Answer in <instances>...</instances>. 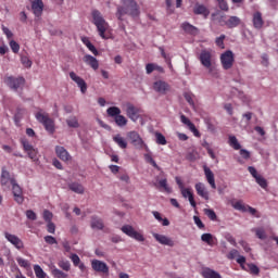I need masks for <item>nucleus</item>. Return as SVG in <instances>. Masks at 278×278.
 I'll list each match as a JSON object with an SVG mask.
<instances>
[{
  "instance_id": "8",
  "label": "nucleus",
  "mask_w": 278,
  "mask_h": 278,
  "mask_svg": "<svg viewBox=\"0 0 278 278\" xmlns=\"http://www.w3.org/2000/svg\"><path fill=\"white\" fill-rule=\"evenodd\" d=\"M4 84H7V86L12 90H18V88H23V86H25V78L23 76H9L4 78Z\"/></svg>"
},
{
  "instance_id": "19",
  "label": "nucleus",
  "mask_w": 278,
  "mask_h": 278,
  "mask_svg": "<svg viewBox=\"0 0 278 278\" xmlns=\"http://www.w3.org/2000/svg\"><path fill=\"white\" fill-rule=\"evenodd\" d=\"M195 192L199 197L205 199V201H210V192H207L203 182L195 184Z\"/></svg>"
},
{
  "instance_id": "12",
  "label": "nucleus",
  "mask_w": 278,
  "mask_h": 278,
  "mask_svg": "<svg viewBox=\"0 0 278 278\" xmlns=\"http://www.w3.org/2000/svg\"><path fill=\"white\" fill-rule=\"evenodd\" d=\"M70 78L72 79V81H74L78 86V88L80 89V92L83 94H86V92L88 91V84H86V80L77 76L75 72H70Z\"/></svg>"
},
{
  "instance_id": "56",
  "label": "nucleus",
  "mask_w": 278,
  "mask_h": 278,
  "mask_svg": "<svg viewBox=\"0 0 278 278\" xmlns=\"http://www.w3.org/2000/svg\"><path fill=\"white\" fill-rule=\"evenodd\" d=\"M1 29L4 36H7L8 40H12V38L14 37V34L12 33V30H10V28L5 27L4 25L1 26Z\"/></svg>"
},
{
  "instance_id": "59",
  "label": "nucleus",
  "mask_w": 278,
  "mask_h": 278,
  "mask_svg": "<svg viewBox=\"0 0 278 278\" xmlns=\"http://www.w3.org/2000/svg\"><path fill=\"white\" fill-rule=\"evenodd\" d=\"M43 219L46 220V223H51V220L53 219V213H51L49 210H45Z\"/></svg>"
},
{
  "instance_id": "50",
  "label": "nucleus",
  "mask_w": 278,
  "mask_h": 278,
  "mask_svg": "<svg viewBox=\"0 0 278 278\" xmlns=\"http://www.w3.org/2000/svg\"><path fill=\"white\" fill-rule=\"evenodd\" d=\"M155 138H156V144H166V137H164V135H162V132H155Z\"/></svg>"
},
{
  "instance_id": "21",
  "label": "nucleus",
  "mask_w": 278,
  "mask_h": 278,
  "mask_svg": "<svg viewBox=\"0 0 278 278\" xmlns=\"http://www.w3.org/2000/svg\"><path fill=\"white\" fill-rule=\"evenodd\" d=\"M55 153L58 157L62 160V162H68V160H71V154L68 153V151L65 150L64 147L56 146Z\"/></svg>"
},
{
  "instance_id": "9",
  "label": "nucleus",
  "mask_w": 278,
  "mask_h": 278,
  "mask_svg": "<svg viewBox=\"0 0 278 278\" xmlns=\"http://www.w3.org/2000/svg\"><path fill=\"white\" fill-rule=\"evenodd\" d=\"M11 186L14 201H16L18 205H23V202L25 201V198L23 197V189L21 186H18V184H16V179L11 180Z\"/></svg>"
},
{
  "instance_id": "64",
  "label": "nucleus",
  "mask_w": 278,
  "mask_h": 278,
  "mask_svg": "<svg viewBox=\"0 0 278 278\" xmlns=\"http://www.w3.org/2000/svg\"><path fill=\"white\" fill-rule=\"evenodd\" d=\"M153 71H155V63H148L146 65V73L148 75H151V73H153Z\"/></svg>"
},
{
  "instance_id": "34",
  "label": "nucleus",
  "mask_w": 278,
  "mask_h": 278,
  "mask_svg": "<svg viewBox=\"0 0 278 278\" xmlns=\"http://www.w3.org/2000/svg\"><path fill=\"white\" fill-rule=\"evenodd\" d=\"M193 13L203 14L204 16H207V14H210V12L207 11V8H205V5L203 4H197L193 9Z\"/></svg>"
},
{
  "instance_id": "45",
  "label": "nucleus",
  "mask_w": 278,
  "mask_h": 278,
  "mask_svg": "<svg viewBox=\"0 0 278 278\" xmlns=\"http://www.w3.org/2000/svg\"><path fill=\"white\" fill-rule=\"evenodd\" d=\"M16 262L18 264V266H21V268H26V270H29L30 268V264H29V261L25 260V258H16Z\"/></svg>"
},
{
  "instance_id": "29",
  "label": "nucleus",
  "mask_w": 278,
  "mask_h": 278,
  "mask_svg": "<svg viewBox=\"0 0 278 278\" xmlns=\"http://www.w3.org/2000/svg\"><path fill=\"white\" fill-rule=\"evenodd\" d=\"M202 276L204 278H223V276H220V274H218V271L211 269V268L203 269Z\"/></svg>"
},
{
  "instance_id": "4",
  "label": "nucleus",
  "mask_w": 278,
  "mask_h": 278,
  "mask_svg": "<svg viewBox=\"0 0 278 278\" xmlns=\"http://www.w3.org/2000/svg\"><path fill=\"white\" fill-rule=\"evenodd\" d=\"M21 144L25 153H27L29 160L37 164V162H39L38 149L34 148V146L29 142V140H27V138H22Z\"/></svg>"
},
{
  "instance_id": "60",
  "label": "nucleus",
  "mask_w": 278,
  "mask_h": 278,
  "mask_svg": "<svg viewBox=\"0 0 278 278\" xmlns=\"http://www.w3.org/2000/svg\"><path fill=\"white\" fill-rule=\"evenodd\" d=\"M180 122L184 124V125H187L188 126V129H190L194 124L190 122V118L186 117V115H181L180 116Z\"/></svg>"
},
{
  "instance_id": "11",
  "label": "nucleus",
  "mask_w": 278,
  "mask_h": 278,
  "mask_svg": "<svg viewBox=\"0 0 278 278\" xmlns=\"http://www.w3.org/2000/svg\"><path fill=\"white\" fill-rule=\"evenodd\" d=\"M127 138L128 140H130L131 144H134V147H136L137 149H142V147H144V140H142V137H140V134H138V131H128Z\"/></svg>"
},
{
  "instance_id": "53",
  "label": "nucleus",
  "mask_w": 278,
  "mask_h": 278,
  "mask_svg": "<svg viewBox=\"0 0 278 278\" xmlns=\"http://www.w3.org/2000/svg\"><path fill=\"white\" fill-rule=\"evenodd\" d=\"M204 214L210 218V220H216L217 218L216 212H214L212 208H205Z\"/></svg>"
},
{
  "instance_id": "22",
  "label": "nucleus",
  "mask_w": 278,
  "mask_h": 278,
  "mask_svg": "<svg viewBox=\"0 0 278 278\" xmlns=\"http://www.w3.org/2000/svg\"><path fill=\"white\" fill-rule=\"evenodd\" d=\"M83 61L85 62V64H88V66L92 67L93 71H98L99 70V61L97 60V58L90 55V54H86L83 58Z\"/></svg>"
},
{
  "instance_id": "13",
  "label": "nucleus",
  "mask_w": 278,
  "mask_h": 278,
  "mask_svg": "<svg viewBox=\"0 0 278 278\" xmlns=\"http://www.w3.org/2000/svg\"><path fill=\"white\" fill-rule=\"evenodd\" d=\"M152 88L159 94H166L167 92H170V85L164 80L154 81Z\"/></svg>"
},
{
  "instance_id": "63",
  "label": "nucleus",
  "mask_w": 278,
  "mask_h": 278,
  "mask_svg": "<svg viewBox=\"0 0 278 278\" xmlns=\"http://www.w3.org/2000/svg\"><path fill=\"white\" fill-rule=\"evenodd\" d=\"M45 242H47V244H58V240L53 236H46Z\"/></svg>"
},
{
  "instance_id": "54",
  "label": "nucleus",
  "mask_w": 278,
  "mask_h": 278,
  "mask_svg": "<svg viewBox=\"0 0 278 278\" xmlns=\"http://www.w3.org/2000/svg\"><path fill=\"white\" fill-rule=\"evenodd\" d=\"M225 38H226L225 35H220L219 37L216 38L215 45L220 49H225Z\"/></svg>"
},
{
  "instance_id": "46",
  "label": "nucleus",
  "mask_w": 278,
  "mask_h": 278,
  "mask_svg": "<svg viewBox=\"0 0 278 278\" xmlns=\"http://www.w3.org/2000/svg\"><path fill=\"white\" fill-rule=\"evenodd\" d=\"M52 275H53V277H55V278H68V274L62 271V270L59 269V268L52 269Z\"/></svg>"
},
{
  "instance_id": "36",
  "label": "nucleus",
  "mask_w": 278,
  "mask_h": 278,
  "mask_svg": "<svg viewBox=\"0 0 278 278\" xmlns=\"http://www.w3.org/2000/svg\"><path fill=\"white\" fill-rule=\"evenodd\" d=\"M106 114H108V116H111L112 118H115L116 116H119L121 109H118V106H110L106 110Z\"/></svg>"
},
{
  "instance_id": "48",
  "label": "nucleus",
  "mask_w": 278,
  "mask_h": 278,
  "mask_svg": "<svg viewBox=\"0 0 278 278\" xmlns=\"http://www.w3.org/2000/svg\"><path fill=\"white\" fill-rule=\"evenodd\" d=\"M21 62H22V64H23V66H24L25 68H31L33 62H31V60H29V56H27V55H22V56H21Z\"/></svg>"
},
{
  "instance_id": "58",
  "label": "nucleus",
  "mask_w": 278,
  "mask_h": 278,
  "mask_svg": "<svg viewBox=\"0 0 278 278\" xmlns=\"http://www.w3.org/2000/svg\"><path fill=\"white\" fill-rule=\"evenodd\" d=\"M217 3L219 9H222L224 12H229V4H227V0H217Z\"/></svg>"
},
{
  "instance_id": "57",
  "label": "nucleus",
  "mask_w": 278,
  "mask_h": 278,
  "mask_svg": "<svg viewBox=\"0 0 278 278\" xmlns=\"http://www.w3.org/2000/svg\"><path fill=\"white\" fill-rule=\"evenodd\" d=\"M68 127H73L74 129H77L79 127V122L77 121V117H72L67 119Z\"/></svg>"
},
{
  "instance_id": "10",
  "label": "nucleus",
  "mask_w": 278,
  "mask_h": 278,
  "mask_svg": "<svg viewBox=\"0 0 278 278\" xmlns=\"http://www.w3.org/2000/svg\"><path fill=\"white\" fill-rule=\"evenodd\" d=\"M91 268L94 273H102V275H110V266L103 261L92 260Z\"/></svg>"
},
{
  "instance_id": "52",
  "label": "nucleus",
  "mask_w": 278,
  "mask_h": 278,
  "mask_svg": "<svg viewBox=\"0 0 278 278\" xmlns=\"http://www.w3.org/2000/svg\"><path fill=\"white\" fill-rule=\"evenodd\" d=\"M236 257H237V260H238L239 257H243L242 255H240V252H238V250H236V249L231 250V251L227 254V258H228V260H236Z\"/></svg>"
},
{
  "instance_id": "23",
  "label": "nucleus",
  "mask_w": 278,
  "mask_h": 278,
  "mask_svg": "<svg viewBox=\"0 0 278 278\" xmlns=\"http://www.w3.org/2000/svg\"><path fill=\"white\" fill-rule=\"evenodd\" d=\"M105 225L103 224V219L99 216H91V229H98L99 231L103 230Z\"/></svg>"
},
{
  "instance_id": "17",
  "label": "nucleus",
  "mask_w": 278,
  "mask_h": 278,
  "mask_svg": "<svg viewBox=\"0 0 278 278\" xmlns=\"http://www.w3.org/2000/svg\"><path fill=\"white\" fill-rule=\"evenodd\" d=\"M138 108H136L134 104L131 103H127L126 104V114L128 116V118H130V121H138Z\"/></svg>"
},
{
  "instance_id": "35",
  "label": "nucleus",
  "mask_w": 278,
  "mask_h": 278,
  "mask_svg": "<svg viewBox=\"0 0 278 278\" xmlns=\"http://www.w3.org/2000/svg\"><path fill=\"white\" fill-rule=\"evenodd\" d=\"M153 216L154 218H156V220H159V223H162L163 227H168V225H170V222L168 220V218H162V215L160 214V212L154 211Z\"/></svg>"
},
{
  "instance_id": "61",
  "label": "nucleus",
  "mask_w": 278,
  "mask_h": 278,
  "mask_svg": "<svg viewBox=\"0 0 278 278\" xmlns=\"http://www.w3.org/2000/svg\"><path fill=\"white\" fill-rule=\"evenodd\" d=\"M26 218H28V220H36L38 216L36 215V212L28 210L26 211Z\"/></svg>"
},
{
  "instance_id": "43",
  "label": "nucleus",
  "mask_w": 278,
  "mask_h": 278,
  "mask_svg": "<svg viewBox=\"0 0 278 278\" xmlns=\"http://www.w3.org/2000/svg\"><path fill=\"white\" fill-rule=\"evenodd\" d=\"M59 268L68 273L71 270V262L68 261H59L58 263Z\"/></svg>"
},
{
  "instance_id": "33",
  "label": "nucleus",
  "mask_w": 278,
  "mask_h": 278,
  "mask_svg": "<svg viewBox=\"0 0 278 278\" xmlns=\"http://www.w3.org/2000/svg\"><path fill=\"white\" fill-rule=\"evenodd\" d=\"M231 206L233 210H238V212H247V205L242 200H239L237 202L231 201Z\"/></svg>"
},
{
  "instance_id": "15",
  "label": "nucleus",
  "mask_w": 278,
  "mask_h": 278,
  "mask_svg": "<svg viewBox=\"0 0 278 278\" xmlns=\"http://www.w3.org/2000/svg\"><path fill=\"white\" fill-rule=\"evenodd\" d=\"M154 240L159 242V244H163L164 247H175V241L170 239V237H166V235H160L157 232L152 233Z\"/></svg>"
},
{
  "instance_id": "51",
  "label": "nucleus",
  "mask_w": 278,
  "mask_h": 278,
  "mask_svg": "<svg viewBox=\"0 0 278 278\" xmlns=\"http://www.w3.org/2000/svg\"><path fill=\"white\" fill-rule=\"evenodd\" d=\"M254 231L260 240H266V231L264 228H255Z\"/></svg>"
},
{
  "instance_id": "32",
  "label": "nucleus",
  "mask_w": 278,
  "mask_h": 278,
  "mask_svg": "<svg viewBox=\"0 0 278 278\" xmlns=\"http://www.w3.org/2000/svg\"><path fill=\"white\" fill-rule=\"evenodd\" d=\"M68 188L72 192H76V194H84V186L79 182H71Z\"/></svg>"
},
{
  "instance_id": "3",
  "label": "nucleus",
  "mask_w": 278,
  "mask_h": 278,
  "mask_svg": "<svg viewBox=\"0 0 278 278\" xmlns=\"http://www.w3.org/2000/svg\"><path fill=\"white\" fill-rule=\"evenodd\" d=\"M35 117L38 123H42L45 129L48 130L49 134H53L55 131V124L53 123V119L49 117L48 113L39 111L35 114Z\"/></svg>"
},
{
  "instance_id": "27",
  "label": "nucleus",
  "mask_w": 278,
  "mask_h": 278,
  "mask_svg": "<svg viewBox=\"0 0 278 278\" xmlns=\"http://www.w3.org/2000/svg\"><path fill=\"white\" fill-rule=\"evenodd\" d=\"M180 192L185 199H189V203L191 207H197V202L194 201V194L192 193V191H190V189L185 188Z\"/></svg>"
},
{
  "instance_id": "16",
  "label": "nucleus",
  "mask_w": 278,
  "mask_h": 278,
  "mask_svg": "<svg viewBox=\"0 0 278 278\" xmlns=\"http://www.w3.org/2000/svg\"><path fill=\"white\" fill-rule=\"evenodd\" d=\"M222 23L228 28V29H235V27L240 26V23H242V20L238 16H230L228 20H223Z\"/></svg>"
},
{
  "instance_id": "7",
  "label": "nucleus",
  "mask_w": 278,
  "mask_h": 278,
  "mask_svg": "<svg viewBox=\"0 0 278 278\" xmlns=\"http://www.w3.org/2000/svg\"><path fill=\"white\" fill-rule=\"evenodd\" d=\"M121 230L123 233L128 236V238H132L134 240H137V242H144V235L142 232L137 231L134 226L131 225H124Z\"/></svg>"
},
{
  "instance_id": "40",
  "label": "nucleus",
  "mask_w": 278,
  "mask_h": 278,
  "mask_svg": "<svg viewBox=\"0 0 278 278\" xmlns=\"http://www.w3.org/2000/svg\"><path fill=\"white\" fill-rule=\"evenodd\" d=\"M256 184H258V186H261V188H263L264 190H266L268 188V181L266 180V178H264L262 175H258L255 178Z\"/></svg>"
},
{
  "instance_id": "62",
  "label": "nucleus",
  "mask_w": 278,
  "mask_h": 278,
  "mask_svg": "<svg viewBox=\"0 0 278 278\" xmlns=\"http://www.w3.org/2000/svg\"><path fill=\"white\" fill-rule=\"evenodd\" d=\"M71 260H72L74 266H79L81 264V258H79V255H77V254H72Z\"/></svg>"
},
{
  "instance_id": "14",
  "label": "nucleus",
  "mask_w": 278,
  "mask_h": 278,
  "mask_svg": "<svg viewBox=\"0 0 278 278\" xmlns=\"http://www.w3.org/2000/svg\"><path fill=\"white\" fill-rule=\"evenodd\" d=\"M4 237L8 240V242L13 244V247H15V249H17L18 251H21V249H25V244L23 243V240L18 238V236L5 232Z\"/></svg>"
},
{
  "instance_id": "47",
  "label": "nucleus",
  "mask_w": 278,
  "mask_h": 278,
  "mask_svg": "<svg viewBox=\"0 0 278 278\" xmlns=\"http://www.w3.org/2000/svg\"><path fill=\"white\" fill-rule=\"evenodd\" d=\"M184 97L186 99V101L189 103V105H191V108H194V93L192 92H185Z\"/></svg>"
},
{
  "instance_id": "24",
  "label": "nucleus",
  "mask_w": 278,
  "mask_h": 278,
  "mask_svg": "<svg viewBox=\"0 0 278 278\" xmlns=\"http://www.w3.org/2000/svg\"><path fill=\"white\" fill-rule=\"evenodd\" d=\"M181 29H184V31L190 36H197V34H199V28L188 22L181 24Z\"/></svg>"
},
{
  "instance_id": "41",
  "label": "nucleus",
  "mask_w": 278,
  "mask_h": 278,
  "mask_svg": "<svg viewBox=\"0 0 278 278\" xmlns=\"http://www.w3.org/2000/svg\"><path fill=\"white\" fill-rule=\"evenodd\" d=\"M35 275L37 278H45L47 277V273L40 267V265H34Z\"/></svg>"
},
{
  "instance_id": "6",
  "label": "nucleus",
  "mask_w": 278,
  "mask_h": 278,
  "mask_svg": "<svg viewBox=\"0 0 278 278\" xmlns=\"http://www.w3.org/2000/svg\"><path fill=\"white\" fill-rule=\"evenodd\" d=\"M220 64L224 71H229L230 68H233V62H236V59L233 56V51L227 50L224 53L220 54Z\"/></svg>"
},
{
  "instance_id": "30",
  "label": "nucleus",
  "mask_w": 278,
  "mask_h": 278,
  "mask_svg": "<svg viewBox=\"0 0 278 278\" xmlns=\"http://www.w3.org/2000/svg\"><path fill=\"white\" fill-rule=\"evenodd\" d=\"M228 144H229V147L235 149V151H240V149H242V146L240 144V142L238 141V138H236V136H229Z\"/></svg>"
},
{
  "instance_id": "20",
  "label": "nucleus",
  "mask_w": 278,
  "mask_h": 278,
  "mask_svg": "<svg viewBox=\"0 0 278 278\" xmlns=\"http://www.w3.org/2000/svg\"><path fill=\"white\" fill-rule=\"evenodd\" d=\"M31 10H33L35 16H41L42 10H45V2H42V0L33 1Z\"/></svg>"
},
{
  "instance_id": "18",
  "label": "nucleus",
  "mask_w": 278,
  "mask_h": 278,
  "mask_svg": "<svg viewBox=\"0 0 278 278\" xmlns=\"http://www.w3.org/2000/svg\"><path fill=\"white\" fill-rule=\"evenodd\" d=\"M204 175L206 178L207 184H210L211 188H213V190H216V179L214 178V172H212V169H210V167L204 166Z\"/></svg>"
},
{
  "instance_id": "26",
  "label": "nucleus",
  "mask_w": 278,
  "mask_h": 278,
  "mask_svg": "<svg viewBox=\"0 0 278 278\" xmlns=\"http://www.w3.org/2000/svg\"><path fill=\"white\" fill-rule=\"evenodd\" d=\"M113 142H115V144H117L119 149H127L128 147L127 139H125V137H122L121 134L113 136Z\"/></svg>"
},
{
  "instance_id": "28",
  "label": "nucleus",
  "mask_w": 278,
  "mask_h": 278,
  "mask_svg": "<svg viewBox=\"0 0 278 278\" xmlns=\"http://www.w3.org/2000/svg\"><path fill=\"white\" fill-rule=\"evenodd\" d=\"M12 179H15V178L10 176V172L3 169L1 173V186L9 187L10 184H12Z\"/></svg>"
},
{
  "instance_id": "38",
  "label": "nucleus",
  "mask_w": 278,
  "mask_h": 278,
  "mask_svg": "<svg viewBox=\"0 0 278 278\" xmlns=\"http://www.w3.org/2000/svg\"><path fill=\"white\" fill-rule=\"evenodd\" d=\"M159 188H163V190H165V192L168 194L173 192V189L168 187V180L166 178L159 180Z\"/></svg>"
},
{
  "instance_id": "25",
  "label": "nucleus",
  "mask_w": 278,
  "mask_h": 278,
  "mask_svg": "<svg viewBox=\"0 0 278 278\" xmlns=\"http://www.w3.org/2000/svg\"><path fill=\"white\" fill-rule=\"evenodd\" d=\"M253 27L255 29H262V27H264V18H262L261 12H255L253 14Z\"/></svg>"
},
{
  "instance_id": "2",
  "label": "nucleus",
  "mask_w": 278,
  "mask_h": 278,
  "mask_svg": "<svg viewBox=\"0 0 278 278\" xmlns=\"http://www.w3.org/2000/svg\"><path fill=\"white\" fill-rule=\"evenodd\" d=\"M91 16H92V23L93 25H96L97 31L100 38H102L103 40H108V38L110 37L105 35V31L110 29V24L108 23V21H105V17H103V14H101L99 10H93L91 12Z\"/></svg>"
},
{
  "instance_id": "49",
  "label": "nucleus",
  "mask_w": 278,
  "mask_h": 278,
  "mask_svg": "<svg viewBox=\"0 0 278 278\" xmlns=\"http://www.w3.org/2000/svg\"><path fill=\"white\" fill-rule=\"evenodd\" d=\"M237 264H239V266L241 267L242 270H245L247 273H249V269L247 268L245 264H247V257L244 256H239L237 258Z\"/></svg>"
},
{
  "instance_id": "55",
  "label": "nucleus",
  "mask_w": 278,
  "mask_h": 278,
  "mask_svg": "<svg viewBox=\"0 0 278 278\" xmlns=\"http://www.w3.org/2000/svg\"><path fill=\"white\" fill-rule=\"evenodd\" d=\"M9 45H10L11 51H13V53H18V51H21V46L18 45V42H16L14 40H10Z\"/></svg>"
},
{
  "instance_id": "39",
  "label": "nucleus",
  "mask_w": 278,
  "mask_h": 278,
  "mask_svg": "<svg viewBox=\"0 0 278 278\" xmlns=\"http://www.w3.org/2000/svg\"><path fill=\"white\" fill-rule=\"evenodd\" d=\"M117 127H125L127 125V118L121 113L114 118Z\"/></svg>"
},
{
  "instance_id": "37",
  "label": "nucleus",
  "mask_w": 278,
  "mask_h": 278,
  "mask_svg": "<svg viewBox=\"0 0 278 278\" xmlns=\"http://www.w3.org/2000/svg\"><path fill=\"white\" fill-rule=\"evenodd\" d=\"M201 240H202V242H206V244H208V247H213V244H214V236H212V233H203L201 236Z\"/></svg>"
},
{
  "instance_id": "42",
  "label": "nucleus",
  "mask_w": 278,
  "mask_h": 278,
  "mask_svg": "<svg viewBox=\"0 0 278 278\" xmlns=\"http://www.w3.org/2000/svg\"><path fill=\"white\" fill-rule=\"evenodd\" d=\"M144 160L148 164H151L153 168H156V170H160V166L157 165V163H155V160H153V156H151V154L149 153L144 154Z\"/></svg>"
},
{
  "instance_id": "5",
  "label": "nucleus",
  "mask_w": 278,
  "mask_h": 278,
  "mask_svg": "<svg viewBox=\"0 0 278 278\" xmlns=\"http://www.w3.org/2000/svg\"><path fill=\"white\" fill-rule=\"evenodd\" d=\"M199 60L204 66V68L208 70L210 75H216V72L214 71V67H212V52L208 50H202L199 56Z\"/></svg>"
},
{
  "instance_id": "44",
  "label": "nucleus",
  "mask_w": 278,
  "mask_h": 278,
  "mask_svg": "<svg viewBox=\"0 0 278 278\" xmlns=\"http://www.w3.org/2000/svg\"><path fill=\"white\" fill-rule=\"evenodd\" d=\"M247 266L249 268L248 273H250V275H260V267H257V265L249 263Z\"/></svg>"
},
{
  "instance_id": "1",
  "label": "nucleus",
  "mask_w": 278,
  "mask_h": 278,
  "mask_svg": "<svg viewBox=\"0 0 278 278\" xmlns=\"http://www.w3.org/2000/svg\"><path fill=\"white\" fill-rule=\"evenodd\" d=\"M125 14L132 18L140 16V7L136 0H122V5L117 7L116 17L123 21Z\"/></svg>"
},
{
  "instance_id": "31",
  "label": "nucleus",
  "mask_w": 278,
  "mask_h": 278,
  "mask_svg": "<svg viewBox=\"0 0 278 278\" xmlns=\"http://www.w3.org/2000/svg\"><path fill=\"white\" fill-rule=\"evenodd\" d=\"M81 41L87 47V49H89V51H91V53H93V55H99V51L97 50L94 45H92V42H90V39H88V37H84L81 39Z\"/></svg>"
}]
</instances>
